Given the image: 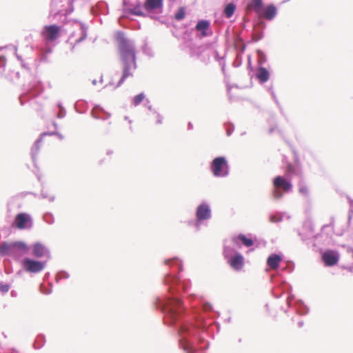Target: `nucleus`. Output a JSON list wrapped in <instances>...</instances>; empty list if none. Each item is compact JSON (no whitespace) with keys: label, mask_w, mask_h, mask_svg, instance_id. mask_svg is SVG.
Returning <instances> with one entry per match:
<instances>
[{"label":"nucleus","mask_w":353,"mask_h":353,"mask_svg":"<svg viewBox=\"0 0 353 353\" xmlns=\"http://www.w3.org/2000/svg\"><path fill=\"white\" fill-rule=\"evenodd\" d=\"M165 264L172 269L164 277V283L168 286L169 295L157 297L154 304L163 314L164 323L169 326L176 327L180 347L186 353L196 351V342L204 341L203 334L207 330V323L201 316L188 314L178 294L181 290L186 292L190 286L188 279L181 280L177 273L182 270L181 261L174 257L165 261Z\"/></svg>","instance_id":"1"},{"label":"nucleus","mask_w":353,"mask_h":353,"mask_svg":"<svg viewBox=\"0 0 353 353\" xmlns=\"http://www.w3.org/2000/svg\"><path fill=\"white\" fill-rule=\"evenodd\" d=\"M117 38L122 74L115 88L121 86L128 78L132 77L137 68L134 41L125 37L123 32H119Z\"/></svg>","instance_id":"2"},{"label":"nucleus","mask_w":353,"mask_h":353,"mask_svg":"<svg viewBox=\"0 0 353 353\" xmlns=\"http://www.w3.org/2000/svg\"><path fill=\"white\" fill-rule=\"evenodd\" d=\"M291 286L286 282H281L278 288H275L272 290V294L274 297L279 298L281 296L283 293H286L287 296V304L289 307H292L294 311L300 314L305 315L308 312V308L303 304L301 301H296L293 302L294 296L290 294L291 292Z\"/></svg>","instance_id":"3"},{"label":"nucleus","mask_w":353,"mask_h":353,"mask_svg":"<svg viewBox=\"0 0 353 353\" xmlns=\"http://www.w3.org/2000/svg\"><path fill=\"white\" fill-rule=\"evenodd\" d=\"M273 185L272 196L274 200H280L285 192H290L292 188L290 179L282 176H276L274 178Z\"/></svg>","instance_id":"4"},{"label":"nucleus","mask_w":353,"mask_h":353,"mask_svg":"<svg viewBox=\"0 0 353 353\" xmlns=\"http://www.w3.org/2000/svg\"><path fill=\"white\" fill-rule=\"evenodd\" d=\"M28 250L27 245L21 241L14 243L6 242L0 243V255L17 257L18 255L27 253Z\"/></svg>","instance_id":"5"},{"label":"nucleus","mask_w":353,"mask_h":353,"mask_svg":"<svg viewBox=\"0 0 353 353\" xmlns=\"http://www.w3.org/2000/svg\"><path fill=\"white\" fill-rule=\"evenodd\" d=\"M210 170L213 176L217 178L226 177L230 173V167L225 157L214 158L210 163Z\"/></svg>","instance_id":"6"},{"label":"nucleus","mask_w":353,"mask_h":353,"mask_svg":"<svg viewBox=\"0 0 353 353\" xmlns=\"http://www.w3.org/2000/svg\"><path fill=\"white\" fill-rule=\"evenodd\" d=\"M195 216L196 220L194 225L196 230L199 231L203 222L208 221L212 218L210 205L206 201L201 203L196 208Z\"/></svg>","instance_id":"7"},{"label":"nucleus","mask_w":353,"mask_h":353,"mask_svg":"<svg viewBox=\"0 0 353 353\" xmlns=\"http://www.w3.org/2000/svg\"><path fill=\"white\" fill-rule=\"evenodd\" d=\"M43 85L40 81L34 79L28 85L25 92L20 97L21 104L25 103V99L28 98H34L39 95L43 92Z\"/></svg>","instance_id":"8"},{"label":"nucleus","mask_w":353,"mask_h":353,"mask_svg":"<svg viewBox=\"0 0 353 353\" xmlns=\"http://www.w3.org/2000/svg\"><path fill=\"white\" fill-rule=\"evenodd\" d=\"M298 235L303 242L306 244L314 243L318 239L319 235L314 234V229L312 223L305 222L301 230L297 231Z\"/></svg>","instance_id":"9"},{"label":"nucleus","mask_w":353,"mask_h":353,"mask_svg":"<svg viewBox=\"0 0 353 353\" xmlns=\"http://www.w3.org/2000/svg\"><path fill=\"white\" fill-rule=\"evenodd\" d=\"M77 30L70 34L67 42L71 45L72 50L74 48V46L81 43L87 37V28L85 25L77 23Z\"/></svg>","instance_id":"10"},{"label":"nucleus","mask_w":353,"mask_h":353,"mask_svg":"<svg viewBox=\"0 0 353 353\" xmlns=\"http://www.w3.org/2000/svg\"><path fill=\"white\" fill-rule=\"evenodd\" d=\"M123 15L122 17H128L129 14L136 16H144L143 6L140 1H137L134 4H129L127 0H123Z\"/></svg>","instance_id":"11"},{"label":"nucleus","mask_w":353,"mask_h":353,"mask_svg":"<svg viewBox=\"0 0 353 353\" xmlns=\"http://www.w3.org/2000/svg\"><path fill=\"white\" fill-rule=\"evenodd\" d=\"M46 262L35 261L30 258H25L22 261V266L23 269L30 273H39L45 268Z\"/></svg>","instance_id":"12"},{"label":"nucleus","mask_w":353,"mask_h":353,"mask_svg":"<svg viewBox=\"0 0 353 353\" xmlns=\"http://www.w3.org/2000/svg\"><path fill=\"white\" fill-rule=\"evenodd\" d=\"M13 225L19 230L30 229L32 226V217L29 214L19 213L16 216Z\"/></svg>","instance_id":"13"},{"label":"nucleus","mask_w":353,"mask_h":353,"mask_svg":"<svg viewBox=\"0 0 353 353\" xmlns=\"http://www.w3.org/2000/svg\"><path fill=\"white\" fill-rule=\"evenodd\" d=\"M237 244L232 241V236L230 239H225L223 242V256L226 259L231 258L232 256L239 254L237 251Z\"/></svg>","instance_id":"14"},{"label":"nucleus","mask_w":353,"mask_h":353,"mask_svg":"<svg viewBox=\"0 0 353 353\" xmlns=\"http://www.w3.org/2000/svg\"><path fill=\"white\" fill-rule=\"evenodd\" d=\"M60 27L57 25H50L45 26L42 35L47 41H52L59 37Z\"/></svg>","instance_id":"15"},{"label":"nucleus","mask_w":353,"mask_h":353,"mask_svg":"<svg viewBox=\"0 0 353 353\" xmlns=\"http://www.w3.org/2000/svg\"><path fill=\"white\" fill-rule=\"evenodd\" d=\"M163 7V0H145L143 8L147 12L161 13Z\"/></svg>","instance_id":"16"},{"label":"nucleus","mask_w":353,"mask_h":353,"mask_svg":"<svg viewBox=\"0 0 353 353\" xmlns=\"http://www.w3.org/2000/svg\"><path fill=\"white\" fill-rule=\"evenodd\" d=\"M322 259L325 265L333 266L338 263L339 260V254L335 250H327L323 252Z\"/></svg>","instance_id":"17"},{"label":"nucleus","mask_w":353,"mask_h":353,"mask_svg":"<svg viewBox=\"0 0 353 353\" xmlns=\"http://www.w3.org/2000/svg\"><path fill=\"white\" fill-rule=\"evenodd\" d=\"M226 261L230 267L236 271L242 270L244 266V258L241 253L226 259Z\"/></svg>","instance_id":"18"},{"label":"nucleus","mask_w":353,"mask_h":353,"mask_svg":"<svg viewBox=\"0 0 353 353\" xmlns=\"http://www.w3.org/2000/svg\"><path fill=\"white\" fill-rule=\"evenodd\" d=\"M277 14V8L274 4H269L263 7L261 14H259L261 17L272 21Z\"/></svg>","instance_id":"19"},{"label":"nucleus","mask_w":353,"mask_h":353,"mask_svg":"<svg viewBox=\"0 0 353 353\" xmlns=\"http://www.w3.org/2000/svg\"><path fill=\"white\" fill-rule=\"evenodd\" d=\"M32 254L38 258L42 256H47L49 258L50 251L44 245L39 242H37L32 245Z\"/></svg>","instance_id":"20"},{"label":"nucleus","mask_w":353,"mask_h":353,"mask_svg":"<svg viewBox=\"0 0 353 353\" xmlns=\"http://www.w3.org/2000/svg\"><path fill=\"white\" fill-rule=\"evenodd\" d=\"M195 29L198 32H201L202 37H205L212 34L210 30V23L208 20L199 21L196 25Z\"/></svg>","instance_id":"21"},{"label":"nucleus","mask_w":353,"mask_h":353,"mask_svg":"<svg viewBox=\"0 0 353 353\" xmlns=\"http://www.w3.org/2000/svg\"><path fill=\"white\" fill-rule=\"evenodd\" d=\"M232 241L237 244L238 248H241V245L249 248L253 245L254 241L251 238L248 237L247 236L240 234L239 235L232 236Z\"/></svg>","instance_id":"22"},{"label":"nucleus","mask_w":353,"mask_h":353,"mask_svg":"<svg viewBox=\"0 0 353 353\" xmlns=\"http://www.w3.org/2000/svg\"><path fill=\"white\" fill-rule=\"evenodd\" d=\"M91 114L94 119H101L103 121L108 119L111 117L110 113L104 110V109L99 105L94 106L91 111Z\"/></svg>","instance_id":"23"},{"label":"nucleus","mask_w":353,"mask_h":353,"mask_svg":"<svg viewBox=\"0 0 353 353\" xmlns=\"http://www.w3.org/2000/svg\"><path fill=\"white\" fill-rule=\"evenodd\" d=\"M282 261V256L278 254H271L267 259V265L272 270H276Z\"/></svg>","instance_id":"24"},{"label":"nucleus","mask_w":353,"mask_h":353,"mask_svg":"<svg viewBox=\"0 0 353 353\" xmlns=\"http://www.w3.org/2000/svg\"><path fill=\"white\" fill-rule=\"evenodd\" d=\"M205 48L202 46L190 44L188 46V52L192 57L201 59L202 54L205 52Z\"/></svg>","instance_id":"25"},{"label":"nucleus","mask_w":353,"mask_h":353,"mask_svg":"<svg viewBox=\"0 0 353 353\" xmlns=\"http://www.w3.org/2000/svg\"><path fill=\"white\" fill-rule=\"evenodd\" d=\"M46 135H47V133H46V132L43 133L41 135V137L38 139L36 140V141L34 142V143L33 144V145L31 148V157H32V161L34 162L36 160L37 155V154L39 151V149L41 148V142H42V137Z\"/></svg>","instance_id":"26"},{"label":"nucleus","mask_w":353,"mask_h":353,"mask_svg":"<svg viewBox=\"0 0 353 353\" xmlns=\"http://www.w3.org/2000/svg\"><path fill=\"white\" fill-rule=\"evenodd\" d=\"M250 10H254L257 14H261L263 8L262 0H251L248 5Z\"/></svg>","instance_id":"27"},{"label":"nucleus","mask_w":353,"mask_h":353,"mask_svg":"<svg viewBox=\"0 0 353 353\" xmlns=\"http://www.w3.org/2000/svg\"><path fill=\"white\" fill-rule=\"evenodd\" d=\"M256 77L261 83H263L269 80L270 73L265 68L260 67L257 70Z\"/></svg>","instance_id":"28"},{"label":"nucleus","mask_w":353,"mask_h":353,"mask_svg":"<svg viewBox=\"0 0 353 353\" xmlns=\"http://www.w3.org/2000/svg\"><path fill=\"white\" fill-rule=\"evenodd\" d=\"M6 64V57L4 56H0V74L10 80H13V74H14L12 72L6 73V70H5Z\"/></svg>","instance_id":"29"},{"label":"nucleus","mask_w":353,"mask_h":353,"mask_svg":"<svg viewBox=\"0 0 353 353\" xmlns=\"http://www.w3.org/2000/svg\"><path fill=\"white\" fill-rule=\"evenodd\" d=\"M298 186L299 194L305 199H308L310 198V192L307 185L304 181H300Z\"/></svg>","instance_id":"30"},{"label":"nucleus","mask_w":353,"mask_h":353,"mask_svg":"<svg viewBox=\"0 0 353 353\" xmlns=\"http://www.w3.org/2000/svg\"><path fill=\"white\" fill-rule=\"evenodd\" d=\"M236 6L234 3H228L223 10V13L226 18H230L234 13Z\"/></svg>","instance_id":"31"},{"label":"nucleus","mask_w":353,"mask_h":353,"mask_svg":"<svg viewBox=\"0 0 353 353\" xmlns=\"http://www.w3.org/2000/svg\"><path fill=\"white\" fill-rule=\"evenodd\" d=\"M45 336L42 334H40L39 336H37L35 341H34V347L35 349H40L41 348L44 343H45Z\"/></svg>","instance_id":"32"},{"label":"nucleus","mask_w":353,"mask_h":353,"mask_svg":"<svg viewBox=\"0 0 353 353\" xmlns=\"http://www.w3.org/2000/svg\"><path fill=\"white\" fill-rule=\"evenodd\" d=\"M213 56L214 57V59H216V61L219 62V65L221 66V70L223 72L225 71V61H224V56H221L218 52L215 51L214 52V54Z\"/></svg>","instance_id":"33"},{"label":"nucleus","mask_w":353,"mask_h":353,"mask_svg":"<svg viewBox=\"0 0 353 353\" xmlns=\"http://www.w3.org/2000/svg\"><path fill=\"white\" fill-rule=\"evenodd\" d=\"M43 221L49 224V225H52L54 223V216L52 215V213H50V212H46L43 214Z\"/></svg>","instance_id":"34"},{"label":"nucleus","mask_w":353,"mask_h":353,"mask_svg":"<svg viewBox=\"0 0 353 353\" xmlns=\"http://www.w3.org/2000/svg\"><path fill=\"white\" fill-rule=\"evenodd\" d=\"M283 219V214L282 213L278 212L274 214H271L270 216V221L272 223H279L281 222Z\"/></svg>","instance_id":"35"},{"label":"nucleus","mask_w":353,"mask_h":353,"mask_svg":"<svg viewBox=\"0 0 353 353\" xmlns=\"http://www.w3.org/2000/svg\"><path fill=\"white\" fill-rule=\"evenodd\" d=\"M70 276L69 274L65 271H59L56 275V281L58 283L61 279H67Z\"/></svg>","instance_id":"36"},{"label":"nucleus","mask_w":353,"mask_h":353,"mask_svg":"<svg viewBox=\"0 0 353 353\" xmlns=\"http://www.w3.org/2000/svg\"><path fill=\"white\" fill-rule=\"evenodd\" d=\"M145 94L143 93H140L136 95L132 100V103L134 105L137 106L141 103V102L144 99Z\"/></svg>","instance_id":"37"},{"label":"nucleus","mask_w":353,"mask_h":353,"mask_svg":"<svg viewBox=\"0 0 353 353\" xmlns=\"http://www.w3.org/2000/svg\"><path fill=\"white\" fill-rule=\"evenodd\" d=\"M263 33L262 30H254L252 34V39L254 41H258L263 38Z\"/></svg>","instance_id":"38"},{"label":"nucleus","mask_w":353,"mask_h":353,"mask_svg":"<svg viewBox=\"0 0 353 353\" xmlns=\"http://www.w3.org/2000/svg\"><path fill=\"white\" fill-rule=\"evenodd\" d=\"M294 172H295V168L292 165L288 164L286 168L285 177L290 179L291 175L293 174Z\"/></svg>","instance_id":"39"},{"label":"nucleus","mask_w":353,"mask_h":353,"mask_svg":"<svg viewBox=\"0 0 353 353\" xmlns=\"http://www.w3.org/2000/svg\"><path fill=\"white\" fill-rule=\"evenodd\" d=\"M41 198L47 199L50 202H53L55 199L54 195L49 194L47 192L41 191L40 194Z\"/></svg>","instance_id":"40"},{"label":"nucleus","mask_w":353,"mask_h":353,"mask_svg":"<svg viewBox=\"0 0 353 353\" xmlns=\"http://www.w3.org/2000/svg\"><path fill=\"white\" fill-rule=\"evenodd\" d=\"M40 291L44 294H50L52 292V285L50 284V287L47 288L44 284H41Z\"/></svg>","instance_id":"41"},{"label":"nucleus","mask_w":353,"mask_h":353,"mask_svg":"<svg viewBox=\"0 0 353 353\" xmlns=\"http://www.w3.org/2000/svg\"><path fill=\"white\" fill-rule=\"evenodd\" d=\"M185 15V10L183 8H181L175 14V19L178 21L182 20Z\"/></svg>","instance_id":"42"},{"label":"nucleus","mask_w":353,"mask_h":353,"mask_svg":"<svg viewBox=\"0 0 353 353\" xmlns=\"http://www.w3.org/2000/svg\"><path fill=\"white\" fill-rule=\"evenodd\" d=\"M15 52H17L16 48H15ZM15 54H16V57H17V59L21 62V67L23 68L24 69L29 70V67H28L29 63H27L25 60H23L21 56L17 54V52H15Z\"/></svg>","instance_id":"43"},{"label":"nucleus","mask_w":353,"mask_h":353,"mask_svg":"<svg viewBox=\"0 0 353 353\" xmlns=\"http://www.w3.org/2000/svg\"><path fill=\"white\" fill-rule=\"evenodd\" d=\"M10 289V285L6 284V283H3L2 282L0 283V291L2 292V293H6L8 292Z\"/></svg>","instance_id":"44"},{"label":"nucleus","mask_w":353,"mask_h":353,"mask_svg":"<svg viewBox=\"0 0 353 353\" xmlns=\"http://www.w3.org/2000/svg\"><path fill=\"white\" fill-rule=\"evenodd\" d=\"M225 127L227 135L230 136L234 130V126L232 123H230L227 125Z\"/></svg>","instance_id":"45"},{"label":"nucleus","mask_w":353,"mask_h":353,"mask_svg":"<svg viewBox=\"0 0 353 353\" xmlns=\"http://www.w3.org/2000/svg\"><path fill=\"white\" fill-rule=\"evenodd\" d=\"M349 204H350V212H349V216H348V222L350 221V219L352 218V214H353V200L351 199H349Z\"/></svg>","instance_id":"46"},{"label":"nucleus","mask_w":353,"mask_h":353,"mask_svg":"<svg viewBox=\"0 0 353 353\" xmlns=\"http://www.w3.org/2000/svg\"><path fill=\"white\" fill-rule=\"evenodd\" d=\"M154 114H156V117H157V124H161L162 122H163V117L159 114L156 111H154Z\"/></svg>","instance_id":"47"},{"label":"nucleus","mask_w":353,"mask_h":353,"mask_svg":"<svg viewBox=\"0 0 353 353\" xmlns=\"http://www.w3.org/2000/svg\"><path fill=\"white\" fill-rule=\"evenodd\" d=\"M65 114H66V111H65V108H62L61 110H59V111L57 114V117L59 119H63L65 117Z\"/></svg>","instance_id":"48"},{"label":"nucleus","mask_w":353,"mask_h":353,"mask_svg":"<svg viewBox=\"0 0 353 353\" xmlns=\"http://www.w3.org/2000/svg\"><path fill=\"white\" fill-rule=\"evenodd\" d=\"M40 52L41 54H48L52 52V49L50 48H41Z\"/></svg>","instance_id":"49"},{"label":"nucleus","mask_w":353,"mask_h":353,"mask_svg":"<svg viewBox=\"0 0 353 353\" xmlns=\"http://www.w3.org/2000/svg\"><path fill=\"white\" fill-rule=\"evenodd\" d=\"M203 309L205 311L211 310H212V305L209 303H205L202 305Z\"/></svg>","instance_id":"50"},{"label":"nucleus","mask_w":353,"mask_h":353,"mask_svg":"<svg viewBox=\"0 0 353 353\" xmlns=\"http://www.w3.org/2000/svg\"><path fill=\"white\" fill-rule=\"evenodd\" d=\"M270 92H271V95H272V98H273L274 101H275V102L279 105V101H278V99H277V98H276V94H275V93H274V92L273 89H272V88H270Z\"/></svg>","instance_id":"51"},{"label":"nucleus","mask_w":353,"mask_h":353,"mask_svg":"<svg viewBox=\"0 0 353 353\" xmlns=\"http://www.w3.org/2000/svg\"><path fill=\"white\" fill-rule=\"evenodd\" d=\"M52 134L57 135L59 137V138L61 139H62L63 138L62 134L57 133V132L47 133V135H52Z\"/></svg>","instance_id":"52"},{"label":"nucleus","mask_w":353,"mask_h":353,"mask_svg":"<svg viewBox=\"0 0 353 353\" xmlns=\"http://www.w3.org/2000/svg\"><path fill=\"white\" fill-rule=\"evenodd\" d=\"M78 107H79V103H78V102H77V103L74 104V108H75L76 111H77V112H79V113H83V112H82V111H81V110H79Z\"/></svg>","instance_id":"53"},{"label":"nucleus","mask_w":353,"mask_h":353,"mask_svg":"<svg viewBox=\"0 0 353 353\" xmlns=\"http://www.w3.org/2000/svg\"><path fill=\"white\" fill-rule=\"evenodd\" d=\"M303 321H300L298 322L299 327H303Z\"/></svg>","instance_id":"54"},{"label":"nucleus","mask_w":353,"mask_h":353,"mask_svg":"<svg viewBox=\"0 0 353 353\" xmlns=\"http://www.w3.org/2000/svg\"><path fill=\"white\" fill-rule=\"evenodd\" d=\"M330 227H331V225H323V227L322 228V231L323 232L325 230H326L327 228H329Z\"/></svg>","instance_id":"55"},{"label":"nucleus","mask_w":353,"mask_h":353,"mask_svg":"<svg viewBox=\"0 0 353 353\" xmlns=\"http://www.w3.org/2000/svg\"><path fill=\"white\" fill-rule=\"evenodd\" d=\"M57 106L59 108V110H61L62 108H64L61 102L57 103Z\"/></svg>","instance_id":"56"},{"label":"nucleus","mask_w":353,"mask_h":353,"mask_svg":"<svg viewBox=\"0 0 353 353\" xmlns=\"http://www.w3.org/2000/svg\"><path fill=\"white\" fill-rule=\"evenodd\" d=\"M193 128V125L191 123H188V129L189 130H192Z\"/></svg>","instance_id":"57"},{"label":"nucleus","mask_w":353,"mask_h":353,"mask_svg":"<svg viewBox=\"0 0 353 353\" xmlns=\"http://www.w3.org/2000/svg\"><path fill=\"white\" fill-rule=\"evenodd\" d=\"M114 85V83H113V81L112 80V81H111L108 84H107V85L105 86V88H106V87H108V86H109V85Z\"/></svg>","instance_id":"58"},{"label":"nucleus","mask_w":353,"mask_h":353,"mask_svg":"<svg viewBox=\"0 0 353 353\" xmlns=\"http://www.w3.org/2000/svg\"><path fill=\"white\" fill-rule=\"evenodd\" d=\"M49 276H50V274H49V273H46V274H45V276H44V279H48V277H49Z\"/></svg>","instance_id":"59"},{"label":"nucleus","mask_w":353,"mask_h":353,"mask_svg":"<svg viewBox=\"0 0 353 353\" xmlns=\"http://www.w3.org/2000/svg\"><path fill=\"white\" fill-rule=\"evenodd\" d=\"M124 119H125V120H128V121H129V123H132V121H131V120H130V119H128V117L125 116V117H124Z\"/></svg>","instance_id":"60"},{"label":"nucleus","mask_w":353,"mask_h":353,"mask_svg":"<svg viewBox=\"0 0 353 353\" xmlns=\"http://www.w3.org/2000/svg\"><path fill=\"white\" fill-rule=\"evenodd\" d=\"M97 80H96V79H94V80H92V83L94 85H97Z\"/></svg>","instance_id":"61"},{"label":"nucleus","mask_w":353,"mask_h":353,"mask_svg":"<svg viewBox=\"0 0 353 353\" xmlns=\"http://www.w3.org/2000/svg\"><path fill=\"white\" fill-rule=\"evenodd\" d=\"M14 75L16 76V78H17V79L19 78V72H15Z\"/></svg>","instance_id":"62"},{"label":"nucleus","mask_w":353,"mask_h":353,"mask_svg":"<svg viewBox=\"0 0 353 353\" xmlns=\"http://www.w3.org/2000/svg\"><path fill=\"white\" fill-rule=\"evenodd\" d=\"M148 109H149V110L152 111L153 112H154V110L152 109V106H151V105H149V106H148Z\"/></svg>","instance_id":"63"},{"label":"nucleus","mask_w":353,"mask_h":353,"mask_svg":"<svg viewBox=\"0 0 353 353\" xmlns=\"http://www.w3.org/2000/svg\"><path fill=\"white\" fill-rule=\"evenodd\" d=\"M209 59V54H207V58L206 59H202L201 60L203 61H205V60H208Z\"/></svg>","instance_id":"64"}]
</instances>
